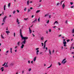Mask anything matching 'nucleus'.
<instances>
[{"mask_svg":"<svg viewBox=\"0 0 74 74\" xmlns=\"http://www.w3.org/2000/svg\"><path fill=\"white\" fill-rule=\"evenodd\" d=\"M20 34L22 40H24V41H22V42L21 43V44H26V40L28 39V37H27L23 36L22 33V29H20Z\"/></svg>","mask_w":74,"mask_h":74,"instance_id":"1","label":"nucleus"},{"mask_svg":"<svg viewBox=\"0 0 74 74\" xmlns=\"http://www.w3.org/2000/svg\"><path fill=\"white\" fill-rule=\"evenodd\" d=\"M64 42H63V44H64V47H66V44H67V42L65 41V39H63Z\"/></svg>","mask_w":74,"mask_h":74,"instance_id":"2","label":"nucleus"},{"mask_svg":"<svg viewBox=\"0 0 74 74\" xmlns=\"http://www.w3.org/2000/svg\"><path fill=\"white\" fill-rule=\"evenodd\" d=\"M66 60V59H64L62 62V63H63V64H65V63H66L67 62V60Z\"/></svg>","mask_w":74,"mask_h":74,"instance_id":"3","label":"nucleus"},{"mask_svg":"<svg viewBox=\"0 0 74 74\" xmlns=\"http://www.w3.org/2000/svg\"><path fill=\"white\" fill-rule=\"evenodd\" d=\"M48 41V40H46L44 42V49H45V46H46V43Z\"/></svg>","mask_w":74,"mask_h":74,"instance_id":"4","label":"nucleus"},{"mask_svg":"<svg viewBox=\"0 0 74 74\" xmlns=\"http://www.w3.org/2000/svg\"><path fill=\"white\" fill-rule=\"evenodd\" d=\"M7 18V16H5L3 19V22H5V20L6 19V18Z\"/></svg>","mask_w":74,"mask_h":74,"instance_id":"5","label":"nucleus"},{"mask_svg":"<svg viewBox=\"0 0 74 74\" xmlns=\"http://www.w3.org/2000/svg\"><path fill=\"white\" fill-rule=\"evenodd\" d=\"M37 18H36L35 19V20H34V21L32 23H36V22H37Z\"/></svg>","mask_w":74,"mask_h":74,"instance_id":"6","label":"nucleus"},{"mask_svg":"<svg viewBox=\"0 0 74 74\" xmlns=\"http://www.w3.org/2000/svg\"><path fill=\"white\" fill-rule=\"evenodd\" d=\"M22 44V45L21 47V48L23 49V47H25V45L23 44Z\"/></svg>","mask_w":74,"mask_h":74,"instance_id":"7","label":"nucleus"},{"mask_svg":"<svg viewBox=\"0 0 74 74\" xmlns=\"http://www.w3.org/2000/svg\"><path fill=\"white\" fill-rule=\"evenodd\" d=\"M36 58H37V57H35L34 58L33 61L34 62H36Z\"/></svg>","mask_w":74,"mask_h":74,"instance_id":"8","label":"nucleus"},{"mask_svg":"<svg viewBox=\"0 0 74 74\" xmlns=\"http://www.w3.org/2000/svg\"><path fill=\"white\" fill-rule=\"evenodd\" d=\"M38 52H39V50H37L36 52V54L37 55H38Z\"/></svg>","mask_w":74,"mask_h":74,"instance_id":"9","label":"nucleus"},{"mask_svg":"<svg viewBox=\"0 0 74 74\" xmlns=\"http://www.w3.org/2000/svg\"><path fill=\"white\" fill-rule=\"evenodd\" d=\"M62 6L63 7V9H64V7H65V5H64V3L63 4Z\"/></svg>","mask_w":74,"mask_h":74,"instance_id":"10","label":"nucleus"},{"mask_svg":"<svg viewBox=\"0 0 74 74\" xmlns=\"http://www.w3.org/2000/svg\"><path fill=\"white\" fill-rule=\"evenodd\" d=\"M4 69V67H2L1 69V71H4V69Z\"/></svg>","mask_w":74,"mask_h":74,"instance_id":"11","label":"nucleus"},{"mask_svg":"<svg viewBox=\"0 0 74 74\" xmlns=\"http://www.w3.org/2000/svg\"><path fill=\"white\" fill-rule=\"evenodd\" d=\"M29 1H27V5H29Z\"/></svg>","mask_w":74,"mask_h":74,"instance_id":"12","label":"nucleus"},{"mask_svg":"<svg viewBox=\"0 0 74 74\" xmlns=\"http://www.w3.org/2000/svg\"><path fill=\"white\" fill-rule=\"evenodd\" d=\"M47 16H48V14H45L44 16V17L46 18Z\"/></svg>","mask_w":74,"mask_h":74,"instance_id":"13","label":"nucleus"},{"mask_svg":"<svg viewBox=\"0 0 74 74\" xmlns=\"http://www.w3.org/2000/svg\"><path fill=\"white\" fill-rule=\"evenodd\" d=\"M14 63H13V62H11L10 64V65L11 66H13V65H14Z\"/></svg>","mask_w":74,"mask_h":74,"instance_id":"14","label":"nucleus"},{"mask_svg":"<svg viewBox=\"0 0 74 74\" xmlns=\"http://www.w3.org/2000/svg\"><path fill=\"white\" fill-rule=\"evenodd\" d=\"M6 33L7 34H8V33H10V31H6Z\"/></svg>","mask_w":74,"mask_h":74,"instance_id":"15","label":"nucleus"},{"mask_svg":"<svg viewBox=\"0 0 74 74\" xmlns=\"http://www.w3.org/2000/svg\"><path fill=\"white\" fill-rule=\"evenodd\" d=\"M49 51L50 55H51V50L50 49H49Z\"/></svg>","mask_w":74,"mask_h":74,"instance_id":"16","label":"nucleus"},{"mask_svg":"<svg viewBox=\"0 0 74 74\" xmlns=\"http://www.w3.org/2000/svg\"><path fill=\"white\" fill-rule=\"evenodd\" d=\"M58 23V21H56L54 23V25H55V24L56 23Z\"/></svg>","mask_w":74,"mask_h":74,"instance_id":"17","label":"nucleus"},{"mask_svg":"<svg viewBox=\"0 0 74 74\" xmlns=\"http://www.w3.org/2000/svg\"><path fill=\"white\" fill-rule=\"evenodd\" d=\"M10 5H11V3H9L8 4V7L9 8L10 7Z\"/></svg>","mask_w":74,"mask_h":74,"instance_id":"18","label":"nucleus"},{"mask_svg":"<svg viewBox=\"0 0 74 74\" xmlns=\"http://www.w3.org/2000/svg\"><path fill=\"white\" fill-rule=\"evenodd\" d=\"M52 64H51V65L49 66V67H48L47 68L48 69H49V68H51V67H52Z\"/></svg>","mask_w":74,"mask_h":74,"instance_id":"19","label":"nucleus"},{"mask_svg":"<svg viewBox=\"0 0 74 74\" xmlns=\"http://www.w3.org/2000/svg\"><path fill=\"white\" fill-rule=\"evenodd\" d=\"M40 12V10H37V11H36V13H38V12Z\"/></svg>","mask_w":74,"mask_h":74,"instance_id":"20","label":"nucleus"},{"mask_svg":"<svg viewBox=\"0 0 74 74\" xmlns=\"http://www.w3.org/2000/svg\"><path fill=\"white\" fill-rule=\"evenodd\" d=\"M5 7H6V5H4V10L5 11Z\"/></svg>","mask_w":74,"mask_h":74,"instance_id":"21","label":"nucleus"},{"mask_svg":"<svg viewBox=\"0 0 74 74\" xmlns=\"http://www.w3.org/2000/svg\"><path fill=\"white\" fill-rule=\"evenodd\" d=\"M5 67H8V65H5Z\"/></svg>","mask_w":74,"mask_h":74,"instance_id":"22","label":"nucleus"},{"mask_svg":"<svg viewBox=\"0 0 74 74\" xmlns=\"http://www.w3.org/2000/svg\"><path fill=\"white\" fill-rule=\"evenodd\" d=\"M72 33H74V29L72 30Z\"/></svg>","mask_w":74,"mask_h":74,"instance_id":"23","label":"nucleus"},{"mask_svg":"<svg viewBox=\"0 0 74 74\" xmlns=\"http://www.w3.org/2000/svg\"><path fill=\"white\" fill-rule=\"evenodd\" d=\"M20 41H18V42L17 43V45H19V44H20Z\"/></svg>","mask_w":74,"mask_h":74,"instance_id":"24","label":"nucleus"},{"mask_svg":"<svg viewBox=\"0 0 74 74\" xmlns=\"http://www.w3.org/2000/svg\"><path fill=\"white\" fill-rule=\"evenodd\" d=\"M31 70H32V69L31 68H29V71H31Z\"/></svg>","mask_w":74,"mask_h":74,"instance_id":"25","label":"nucleus"},{"mask_svg":"<svg viewBox=\"0 0 74 74\" xmlns=\"http://www.w3.org/2000/svg\"><path fill=\"white\" fill-rule=\"evenodd\" d=\"M29 33H30V34L32 33V30L30 29L29 30Z\"/></svg>","mask_w":74,"mask_h":74,"instance_id":"26","label":"nucleus"},{"mask_svg":"<svg viewBox=\"0 0 74 74\" xmlns=\"http://www.w3.org/2000/svg\"><path fill=\"white\" fill-rule=\"evenodd\" d=\"M60 5V3H58L57 4V5L58 6L59 5Z\"/></svg>","mask_w":74,"mask_h":74,"instance_id":"27","label":"nucleus"},{"mask_svg":"<svg viewBox=\"0 0 74 74\" xmlns=\"http://www.w3.org/2000/svg\"><path fill=\"white\" fill-rule=\"evenodd\" d=\"M15 12H16V11H15V10H14L13 11V13L15 14Z\"/></svg>","mask_w":74,"mask_h":74,"instance_id":"28","label":"nucleus"},{"mask_svg":"<svg viewBox=\"0 0 74 74\" xmlns=\"http://www.w3.org/2000/svg\"><path fill=\"white\" fill-rule=\"evenodd\" d=\"M58 64L59 66H60V65H61V64H60L59 62L58 63Z\"/></svg>","mask_w":74,"mask_h":74,"instance_id":"29","label":"nucleus"},{"mask_svg":"<svg viewBox=\"0 0 74 74\" xmlns=\"http://www.w3.org/2000/svg\"><path fill=\"white\" fill-rule=\"evenodd\" d=\"M73 49V46H72L71 47L70 49V50L71 51V49Z\"/></svg>","mask_w":74,"mask_h":74,"instance_id":"30","label":"nucleus"},{"mask_svg":"<svg viewBox=\"0 0 74 74\" xmlns=\"http://www.w3.org/2000/svg\"><path fill=\"white\" fill-rule=\"evenodd\" d=\"M17 22H19V20L18 18H17Z\"/></svg>","mask_w":74,"mask_h":74,"instance_id":"31","label":"nucleus"},{"mask_svg":"<svg viewBox=\"0 0 74 74\" xmlns=\"http://www.w3.org/2000/svg\"><path fill=\"white\" fill-rule=\"evenodd\" d=\"M30 11H31V10H30L29 9L28 10V11L27 12H30Z\"/></svg>","mask_w":74,"mask_h":74,"instance_id":"32","label":"nucleus"},{"mask_svg":"<svg viewBox=\"0 0 74 74\" xmlns=\"http://www.w3.org/2000/svg\"><path fill=\"white\" fill-rule=\"evenodd\" d=\"M41 40H43V39H44V37H42L41 38Z\"/></svg>","mask_w":74,"mask_h":74,"instance_id":"33","label":"nucleus"},{"mask_svg":"<svg viewBox=\"0 0 74 74\" xmlns=\"http://www.w3.org/2000/svg\"><path fill=\"white\" fill-rule=\"evenodd\" d=\"M10 52L12 53V48H10Z\"/></svg>","mask_w":74,"mask_h":74,"instance_id":"34","label":"nucleus"},{"mask_svg":"<svg viewBox=\"0 0 74 74\" xmlns=\"http://www.w3.org/2000/svg\"><path fill=\"white\" fill-rule=\"evenodd\" d=\"M1 37L3 39L4 38L3 37V35H2V34L1 35Z\"/></svg>","mask_w":74,"mask_h":74,"instance_id":"35","label":"nucleus"},{"mask_svg":"<svg viewBox=\"0 0 74 74\" xmlns=\"http://www.w3.org/2000/svg\"><path fill=\"white\" fill-rule=\"evenodd\" d=\"M70 4H71V5H73V2H70Z\"/></svg>","mask_w":74,"mask_h":74,"instance_id":"36","label":"nucleus"},{"mask_svg":"<svg viewBox=\"0 0 74 74\" xmlns=\"http://www.w3.org/2000/svg\"><path fill=\"white\" fill-rule=\"evenodd\" d=\"M49 21L48 20L47 21V23H49Z\"/></svg>","mask_w":74,"mask_h":74,"instance_id":"37","label":"nucleus"},{"mask_svg":"<svg viewBox=\"0 0 74 74\" xmlns=\"http://www.w3.org/2000/svg\"><path fill=\"white\" fill-rule=\"evenodd\" d=\"M70 40L69 39L67 40V42H68L69 41H70Z\"/></svg>","mask_w":74,"mask_h":74,"instance_id":"38","label":"nucleus"},{"mask_svg":"<svg viewBox=\"0 0 74 74\" xmlns=\"http://www.w3.org/2000/svg\"><path fill=\"white\" fill-rule=\"evenodd\" d=\"M14 37H15V33L14 32Z\"/></svg>","mask_w":74,"mask_h":74,"instance_id":"39","label":"nucleus"},{"mask_svg":"<svg viewBox=\"0 0 74 74\" xmlns=\"http://www.w3.org/2000/svg\"><path fill=\"white\" fill-rule=\"evenodd\" d=\"M42 46H44V43L42 42L41 43Z\"/></svg>","mask_w":74,"mask_h":74,"instance_id":"40","label":"nucleus"},{"mask_svg":"<svg viewBox=\"0 0 74 74\" xmlns=\"http://www.w3.org/2000/svg\"><path fill=\"white\" fill-rule=\"evenodd\" d=\"M74 5L73 6H71V8H73V7H74Z\"/></svg>","mask_w":74,"mask_h":74,"instance_id":"41","label":"nucleus"},{"mask_svg":"<svg viewBox=\"0 0 74 74\" xmlns=\"http://www.w3.org/2000/svg\"><path fill=\"white\" fill-rule=\"evenodd\" d=\"M16 11H17V12H18V13L19 12V10H16Z\"/></svg>","mask_w":74,"mask_h":74,"instance_id":"42","label":"nucleus"},{"mask_svg":"<svg viewBox=\"0 0 74 74\" xmlns=\"http://www.w3.org/2000/svg\"><path fill=\"white\" fill-rule=\"evenodd\" d=\"M28 63H29V64H30V60H29L28 62Z\"/></svg>","mask_w":74,"mask_h":74,"instance_id":"43","label":"nucleus"},{"mask_svg":"<svg viewBox=\"0 0 74 74\" xmlns=\"http://www.w3.org/2000/svg\"><path fill=\"white\" fill-rule=\"evenodd\" d=\"M49 32H51V29H50L49 30Z\"/></svg>","mask_w":74,"mask_h":74,"instance_id":"44","label":"nucleus"},{"mask_svg":"<svg viewBox=\"0 0 74 74\" xmlns=\"http://www.w3.org/2000/svg\"><path fill=\"white\" fill-rule=\"evenodd\" d=\"M49 16L50 18H51V15H49Z\"/></svg>","mask_w":74,"mask_h":74,"instance_id":"45","label":"nucleus"},{"mask_svg":"<svg viewBox=\"0 0 74 74\" xmlns=\"http://www.w3.org/2000/svg\"><path fill=\"white\" fill-rule=\"evenodd\" d=\"M46 33L47 34H48V31H46Z\"/></svg>","mask_w":74,"mask_h":74,"instance_id":"46","label":"nucleus"},{"mask_svg":"<svg viewBox=\"0 0 74 74\" xmlns=\"http://www.w3.org/2000/svg\"><path fill=\"white\" fill-rule=\"evenodd\" d=\"M24 71H22V74H23V73H24Z\"/></svg>","mask_w":74,"mask_h":74,"instance_id":"47","label":"nucleus"},{"mask_svg":"<svg viewBox=\"0 0 74 74\" xmlns=\"http://www.w3.org/2000/svg\"><path fill=\"white\" fill-rule=\"evenodd\" d=\"M26 8H25L24 9V11H26Z\"/></svg>","mask_w":74,"mask_h":74,"instance_id":"48","label":"nucleus"},{"mask_svg":"<svg viewBox=\"0 0 74 74\" xmlns=\"http://www.w3.org/2000/svg\"><path fill=\"white\" fill-rule=\"evenodd\" d=\"M34 15H32V18H33V17H34Z\"/></svg>","mask_w":74,"mask_h":74,"instance_id":"49","label":"nucleus"},{"mask_svg":"<svg viewBox=\"0 0 74 74\" xmlns=\"http://www.w3.org/2000/svg\"><path fill=\"white\" fill-rule=\"evenodd\" d=\"M38 49H39V48H37L36 49V50H38Z\"/></svg>","mask_w":74,"mask_h":74,"instance_id":"50","label":"nucleus"},{"mask_svg":"<svg viewBox=\"0 0 74 74\" xmlns=\"http://www.w3.org/2000/svg\"><path fill=\"white\" fill-rule=\"evenodd\" d=\"M40 55H41V54H42V52H41L39 54Z\"/></svg>","mask_w":74,"mask_h":74,"instance_id":"51","label":"nucleus"},{"mask_svg":"<svg viewBox=\"0 0 74 74\" xmlns=\"http://www.w3.org/2000/svg\"><path fill=\"white\" fill-rule=\"evenodd\" d=\"M27 19L26 18H24V20H25V21H26Z\"/></svg>","mask_w":74,"mask_h":74,"instance_id":"52","label":"nucleus"},{"mask_svg":"<svg viewBox=\"0 0 74 74\" xmlns=\"http://www.w3.org/2000/svg\"><path fill=\"white\" fill-rule=\"evenodd\" d=\"M31 63L32 64H33V61H31Z\"/></svg>","mask_w":74,"mask_h":74,"instance_id":"53","label":"nucleus"},{"mask_svg":"<svg viewBox=\"0 0 74 74\" xmlns=\"http://www.w3.org/2000/svg\"><path fill=\"white\" fill-rule=\"evenodd\" d=\"M67 22H68L67 20H66L65 22L66 23H67Z\"/></svg>","mask_w":74,"mask_h":74,"instance_id":"54","label":"nucleus"},{"mask_svg":"<svg viewBox=\"0 0 74 74\" xmlns=\"http://www.w3.org/2000/svg\"><path fill=\"white\" fill-rule=\"evenodd\" d=\"M62 2H63V1H61V5H62Z\"/></svg>","mask_w":74,"mask_h":74,"instance_id":"55","label":"nucleus"},{"mask_svg":"<svg viewBox=\"0 0 74 74\" xmlns=\"http://www.w3.org/2000/svg\"><path fill=\"white\" fill-rule=\"evenodd\" d=\"M38 22H40V17H39V18L38 19Z\"/></svg>","mask_w":74,"mask_h":74,"instance_id":"56","label":"nucleus"},{"mask_svg":"<svg viewBox=\"0 0 74 74\" xmlns=\"http://www.w3.org/2000/svg\"><path fill=\"white\" fill-rule=\"evenodd\" d=\"M9 51L8 50L6 52V53H8Z\"/></svg>","mask_w":74,"mask_h":74,"instance_id":"57","label":"nucleus"},{"mask_svg":"<svg viewBox=\"0 0 74 74\" xmlns=\"http://www.w3.org/2000/svg\"><path fill=\"white\" fill-rule=\"evenodd\" d=\"M18 48V47L17 46H16L15 47V49H16V48Z\"/></svg>","mask_w":74,"mask_h":74,"instance_id":"58","label":"nucleus"},{"mask_svg":"<svg viewBox=\"0 0 74 74\" xmlns=\"http://www.w3.org/2000/svg\"><path fill=\"white\" fill-rule=\"evenodd\" d=\"M6 30H8V27H7V28L6 29Z\"/></svg>","mask_w":74,"mask_h":74,"instance_id":"59","label":"nucleus"},{"mask_svg":"<svg viewBox=\"0 0 74 74\" xmlns=\"http://www.w3.org/2000/svg\"><path fill=\"white\" fill-rule=\"evenodd\" d=\"M32 35L33 36V37H34V36H35L33 34H32Z\"/></svg>","mask_w":74,"mask_h":74,"instance_id":"60","label":"nucleus"},{"mask_svg":"<svg viewBox=\"0 0 74 74\" xmlns=\"http://www.w3.org/2000/svg\"><path fill=\"white\" fill-rule=\"evenodd\" d=\"M30 10H32V9H33V8H32V7L30 8Z\"/></svg>","mask_w":74,"mask_h":74,"instance_id":"61","label":"nucleus"},{"mask_svg":"<svg viewBox=\"0 0 74 74\" xmlns=\"http://www.w3.org/2000/svg\"><path fill=\"white\" fill-rule=\"evenodd\" d=\"M62 36V35H59V37H60V36Z\"/></svg>","mask_w":74,"mask_h":74,"instance_id":"62","label":"nucleus"},{"mask_svg":"<svg viewBox=\"0 0 74 74\" xmlns=\"http://www.w3.org/2000/svg\"><path fill=\"white\" fill-rule=\"evenodd\" d=\"M54 52V49H53V53Z\"/></svg>","mask_w":74,"mask_h":74,"instance_id":"63","label":"nucleus"},{"mask_svg":"<svg viewBox=\"0 0 74 74\" xmlns=\"http://www.w3.org/2000/svg\"><path fill=\"white\" fill-rule=\"evenodd\" d=\"M4 25V23H2L1 24L2 25Z\"/></svg>","mask_w":74,"mask_h":74,"instance_id":"64","label":"nucleus"}]
</instances>
